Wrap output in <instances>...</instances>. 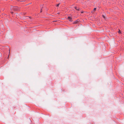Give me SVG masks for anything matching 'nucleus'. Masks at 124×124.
Returning <instances> with one entry per match:
<instances>
[{
	"label": "nucleus",
	"mask_w": 124,
	"mask_h": 124,
	"mask_svg": "<svg viewBox=\"0 0 124 124\" xmlns=\"http://www.w3.org/2000/svg\"><path fill=\"white\" fill-rule=\"evenodd\" d=\"M19 8L17 7H14L12 8V9L15 11H19Z\"/></svg>",
	"instance_id": "f257e3e1"
},
{
	"label": "nucleus",
	"mask_w": 124,
	"mask_h": 124,
	"mask_svg": "<svg viewBox=\"0 0 124 124\" xmlns=\"http://www.w3.org/2000/svg\"><path fill=\"white\" fill-rule=\"evenodd\" d=\"M74 8L76 10L78 11L80 9V8L77 6H75L74 7Z\"/></svg>",
	"instance_id": "f03ea898"
},
{
	"label": "nucleus",
	"mask_w": 124,
	"mask_h": 124,
	"mask_svg": "<svg viewBox=\"0 0 124 124\" xmlns=\"http://www.w3.org/2000/svg\"><path fill=\"white\" fill-rule=\"evenodd\" d=\"M67 19L70 21H72V18L71 17L68 16L67 18Z\"/></svg>",
	"instance_id": "7ed1b4c3"
},
{
	"label": "nucleus",
	"mask_w": 124,
	"mask_h": 124,
	"mask_svg": "<svg viewBox=\"0 0 124 124\" xmlns=\"http://www.w3.org/2000/svg\"><path fill=\"white\" fill-rule=\"evenodd\" d=\"M43 5H40V8L41 9V11H40L41 12H42V8H43Z\"/></svg>",
	"instance_id": "20e7f679"
},
{
	"label": "nucleus",
	"mask_w": 124,
	"mask_h": 124,
	"mask_svg": "<svg viewBox=\"0 0 124 124\" xmlns=\"http://www.w3.org/2000/svg\"><path fill=\"white\" fill-rule=\"evenodd\" d=\"M78 22V20H76L73 23V24H76Z\"/></svg>",
	"instance_id": "39448f33"
},
{
	"label": "nucleus",
	"mask_w": 124,
	"mask_h": 124,
	"mask_svg": "<svg viewBox=\"0 0 124 124\" xmlns=\"http://www.w3.org/2000/svg\"><path fill=\"white\" fill-rule=\"evenodd\" d=\"M25 0H18V1L20 2L24 1H25Z\"/></svg>",
	"instance_id": "423d86ee"
},
{
	"label": "nucleus",
	"mask_w": 124,
	"mask_h": 124,
	"mask_svg": "<svg viewBox=\"0 0 124 124\" xmlns=\"http://www.w3.org/2000/svg\"><path fill=\"white\" fill-rule=\"evenodd\" d=\"M118 33L120 34L121 33V31H118Z\"/></svg>",
	"instance_id": "0eeeda50"
},
{
	"label": "nucleus",
	"mask_w": 124,
	"mask_h": 124,
	"mask_svg": "<svg viewBox=\"0 0 124 124\" xmlns=\"http://www.w3.org/2000/svg\"><path fill=\"white\" fill-rule=\"evenodd\" d=\"M96 8H94L93 10V11H95L96 10Z\"/></svg>",
	"instance_id": "6e6552de"
},
{
	"label": "nucleus",
	"mask_w": 124,
	"mask_h": 124,
	"mask_svg": "<svg viewBox=\"0 0 124 124\" xmlns=\"http://www.w3.org/2000/svg\"><path fill=\"white\" fill-rule=\"evenodd\" d=\"M60 5V3H59L58 4H57L56 6L57 7H58Z\"/></svg>",
	"instance_id": "1a4fd4ad"
},
{
	"label": "nucleus",
	"mask_w": 124,
	"mask_h": 124,
	"mask_svg": "<svg viewBox=\"0 0 124 124\" xmlns=\"http://www.w3.org/2000/svg\"><path fill=\"white\" fill-rule=\"evenodd\" d=\"M30 30V29H28L27 30L29 31V30Z\"/></svg>",
	"instance_id": "9d476101"
},
{
	"label": "nucleus",
	"mask_w": 124,
	"mask_h": 124,
	"mask_svg": "<svg viewBox=\"0 0 124 124\" xmlns=\"http://www.w3.org/2000/svg\"><path fill=\"white\" fill-rule=\"evenodd\" d=\"M103 17L104 18H105V17L104 16H103Z\"/></svg>",
	"instance_id": "9b49d317"
},
{
	"label": "nucleus",
	"mask_w": 124,
	"mask_h": 124,
	"mask_svg": "<svg viewBox=\"0 0 124 124\" xmlns=\"http://www.w3.org/2000/svg\"><path fill=\"white\" fill-rule=\"evenodd\" d=\"M119 30V31H120V30Z\"/></svg>",
	"instance_id": "f8f14e48"
},
{
	"label": "nucleus",
	"mask_w": 124,
	"mask_h": 124,
	"mask_svg": "<svg viewBox=\"0 0 124 124\" xmlns=\"http://www.w3.org/2000/svg\"><path fill=\"white\" fill-rule=\"evenodd\" d=\"M57 14H59V13H58Z\"/></svg>",
	"instance_id": "ddd939ff"
}]
</instances>
